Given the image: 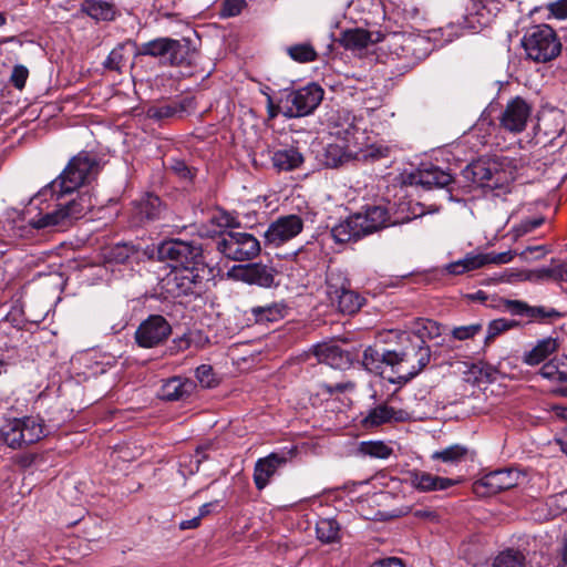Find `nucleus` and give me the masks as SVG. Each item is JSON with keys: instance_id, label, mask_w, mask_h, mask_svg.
<instances>
[{"instance_id": "obj_35", "label": "nucleus", "mask_w": 567, "mask_h": 567, "mask_svg": "<svg viewBox=\"0 0 567 567\" xmlns=\"http://www.w3.org/2000/svg\"><path fill=\"white\" fill-rule=\"evenodd\" d=\"M349 143L350 142L328 144L324 151V164L329 167H337L348 161L351 156Z\"/></svg>"}, {"instance_id": "obj_32", "label": "nucleus", "mask_w": 567, "mask_h": 567, "mask_svg": "<svg viewBox=\"0 0 567 567\" xmlns=\"http://www.w3.org/2000/svg\"><path fill=\"white\" fill-rule=\"evenodd\" d=\"M81 11L96 21H112L115 18L113 4L104 0H83Z\"/></svg>"}, {"instance_id": "obj_12", "label": "nucleus", "mask_w": 567, "mask_h": 567, "mask_svg": "<svg viewBox=\"0 0 567 567\" xmlns=\"http://www.w3.org/2000/svg\"><path fill=\"white\" fill-rule=\"evenodd\" d=\"M524 475L515 468H503L484 475L474 484V492L478 496L497 494L502 491L517 486Z\"/></svg>"}, {"instance_id": "obj_22", "label": "nucleus", "mask_w": 567, "mask_h": 567, "mask_svg": "<svg viewBox=\"0 0 567 567\" xmlns=\"http://www.w3.org/2000/svg\"><path fill=\"white\" fill-rule=\"evenodd\" d=\"M559 349L557 338L547 337L536 341V343L523 354V362L527 365H538L547 360Z\"/></svg>"}, {"instance_id": "obj_54", "label": "nucleus", "mask_w": 567, "mask_h": 567, "mask_svg": "<svg viewBox=\"0 0 567 567\" xmlns=\"http://www.w3.org/2000/svg\"><path fill=\"white\" fill-rule=\"evenodd\" d=\"M371 567H403L401 559L391 557L374 563Z\"/></svg>"}, {"instance_id": "obj_1", "label": "nucleus", "mask_w": 567, "mask_h": 567, "mask_svg": "<svg viewBox=\"0 0 567 567\" xmlns=\"http://www.w3.org/2000/svg\"><path fill=\"white\" fill-rule=\"evenodd\" d=\"M99 171L94 155L81 152L72 157L60 175L31 198L27 213L31 215L33 208L38 213L30 216L28 224L33 229L66 228L83 218L94 206L92 196L87 192L72 195L94 179Z\"/></svg>"}, {"instance_id": "obj_4", "label": "nucleus", "mask_w": 567, "mask_h": 567, "mask_svg": "<svg viewBox=\"0 0 567 567\" xmlns=\"http://www.w3.org/2000/svg\"><path fill=\"white\" fill-rule=\"evenodd\" d=\"M473 179L481 187L508 192L509 185L517 178V161L507 156L472 165Z\"/></svg>"}, {"instance_id": "obj_5", "label": "nucleus", "mask_w": 567, "mask_h": 567, "mask_svg": "<svg viewBox=\"0 0 567 567\" xmlns=\"http://www.w3.org/2000/svg\"><path fill=\"white\" fill-rule=\"evenodd\" d=\"M522 47L526 56L537 63L549 62L561 52V42L548 24L529 28L522 39Z\"/></svg>"}, {"instance_id": "obj_2", "label": "nucleus", "mask_w": 567, "mask_h": 567, "mask_svg": "<svg viewBox=\"0 0 567 567\" xmlns=\"http://www.w3.org/2000/svg\"><path fill=\"white\" fill-rule=\"evenodd\" d=\"M158 252L174 264L171 272L164 279V287L174 297L196 293L203 281L195 265L202 258L198 246L179 239L163 243Z\"/></svg>"}, {"instance_id": "obj_63", "label": "nucleus", "mask_w": 567, "mask_h": 567, "mask_svg": "<svg viewBox=\"0 0 567 567\" xmlns=\"http://www.w3.org/2000/svg\"><path fill=\"white\" fill-rule=\"evenodd\" d=\"M204 460H206V455H204V454L202 455V449H200V447H198V449L196 450V461H195V462H196V470H198V467H199L200 463H202Z\"/></svg>"}, {"instance_id": "obj_41", "label": "nucleus", "mask_w": 567, "mask_h": 567, "mask_svg": "<svg viewBox=\"0 0 567 567\" xmlns=\"http://www.w3.org/2000/svg\"><path fill=\"white\" fill-rule=\"evenodd\" d=\"M287 52L293 61L299 63L312 62L318 55L313 47L308 43L291 45L287 49Z\"/></svg>"}, {"instance_id": "obj_45", "label": "nucleus", "mask_w": 567, "mask_h": 567, "mask_svg": "<svg viewBox=\"0 0 567 567\" xmlns=\"http://www.w3.org/2000/svg\"><path fill=\"white\" fill-rule=\"evenodd\" d=\"M124 45L120 44L114 48L104 62V66L110 70L120 71L123 62H124Z\"/></svg>"}, {"instance_id": "obj_20", "label": "nucleus", "mask_w": 567, "mask_h": 567, "mask_svg": "<svg viewBox=\"0 0 567 567\" xmlns=\"http://www.w3.org/2000/svg\"><path fill=\"white\" fill-rule=\"evenodd\" d=\"M408 480L411 486L420 492L444 491L457 483L455 480L440 477L417 470L409 472Z\"/></svg>"}, {"instance_id": "obj_27", "label": "nucleus", "mask_w": 567, "mask_h": 567, "mask_svg": "<svg viewBox=\"0 0 567 567\" xmlns=\"http://www.w3.org/2000/svg\"><path fill=\"white\" fill-rule=\"evenodd\" d=\"M415 184L422 185L425 188L445 187L452 182V175L440 167L430 166L417 171L413 175Z\"/></svg>"}, {"instance_id": "obj_59", "label": "nucleus", "mask_w": 567, "mask_h": 567, "mask_svg": "<svg viewBox=\"0 0 567 567\" xmlns=\"http://www.w3.org/2000/svg\"><path fill=\"white\" fill-rule=\"evenodd\" d=\"M174 344L177 348V351L185 350L189 347V342L185 337H181L174 340Z\"/></svg>"}, {"instance_id": "obj_9", "label": "nucleus", "mask_w": 567, "mask_h": 567, "mask_svg": "<svg viewBox=\"0 0 567 567\" xmlns=\"http://www.w3.org/2000/svg\"><path fill=\"white\" fill-rule=\"evenodd\" d=\"M217 250L235 261L251 260L260 252V243L251 234L230 230L217 241Z\"/></svg>"}, {"instance_id": "obj_19", "label": "nucleus", "mask_w": 567, "mask_h": 567, "mask_svg": "<svg viewBox=\"0 0 567 567\" xmlns=\"http://www.w3.org/2000/svg\"><path fill=\"white\" fill-rule=\"evenodd\" d=\"M409 414L403 410H395L388 404H379L370 409L367 415L362 419L361 423L364 429L378 427L385 423L403 422L408 420Z\"/></svg>"}, {"instance_id": "obj_40", "label": "nucleus", "mask_w": 567, "mask_h": 567, "mask_svg": "<svg viewBox=\"0 0 567 567\" xmlns=\"http://www.w3.org/2000/svg\"><path fill=\"white\" fill-rule=\"evenodd\" d=\"M491 567H525V556L513 549H507L499 553Z\"/></svg>"}, {"instance_id": "obj_52", "label": "nucleus", "mask_w": 567, "mask_h": 567, "mask_svg": "<svg viewBox=\"0 0 567 567\" xmlns=\"http://www.w3.org/2000/svg\"><path fill=\"white\" fill-rule=\"evenodd\" d=\"M548 10L557 19H567V0H557L549 3Z\"/></svg>"}, {"instance_id": "obj_21", "label": "nucleus", "mask_w": 567, "mask_h": 567, "mask_svg": "<svg viewBox=\"0 0 567 567\" xmlns=\"http://www.w3.org/2000/svg\"><path fill=\"white\" fill-rule=\"evenodd\" d=\"M331 235L337 243H349L367 236L362 226V217L357 214L349 216L332 227Z\"/></svg>"}, {"instance_id": "obj_18", "label": "nucleus", "mask_w": 567, "mask_h": 567, "mask_svg": "<svg viewBox=\"0 0 567 567\" xmlns=\"http://www.w3.org/2000/svg\"><path fill=\"white\" fill-rule=\"evenodd\" d=\"M287 463V457L281 454L270 453L259 458L254 468V482L258 489H264L277 471Z\"/></svg>"}, {"instance_id": "obj_16", "label": "nucleus", "mask_w": 567, "mask_h": 567, "mask_svg": "<svg viewBox=\"0 0 567 567\" xmlns=\"http://www.w3.org/2000/svg\"><path fill=\"white\" fill-rule=\"evenodd\" d=\"M275 270L262 264H247L234 266L228 271V277L247 282L249 285H258L260 287H270L275 280Z\"/></svg>"}, {"instance_id": "obj_55", "label": "nucleus", "mask_w": 567, "mask_h": 567, "mask_svg": "<svg viewBox=\"0 0 567 567\" xmlns=\"http://www.w3.org/2000/svg\"><path fill=\"white\" fill-rule=\"evenodd\" d=\"M173 171L177 173L183 178H190L192 174L189 168L185 165L184 162H175V164L172 166Z\"/></svg>"}, {"instance_id": "obj_14", "label": "nucleus", "mask_w": 567, "mask_h": 567, "mask_svg": "<svg viewBox=\"0 0 567 567\" xmlns=\"http://www.w3.org/2000/svg\"><path fill=\"white\" fill-rule=\"evenodd\" d=\"M533 112L532 105L520 96L509 100L498 120L499 126L513 134L525 131Z\"/></svg>"}, {"instance_id": "obj_53", "label": "nucleus", "mask_w": 567, "mask_h": 567, "mask_svg": "<svg viewBox=\"0 0 567 567\" xmlns=\"http://www.w3.org/2000/svg\"><path fill=\"white\" fill-rule=\"evenodd\" d=\"M133 252L132 248L128 247L127 245H117L113 250H112V257L117 261V262H124L125 260H127L131 256V254Z\"/></svg>"}, {"instance_id": "obj_10", "label": "nucleus", "mask_w": 567, "mask_h": 567, "mask_svg": "<svg viewBox=\"0 0 567 567\" xmlns=\"http://www.w3.org/2000/svg\"><path fill=\"white\" fill-rule=\"evenodd\" d=\"M172 333L171 323L161 315H151L135 331V341L141 348L151 349L162 344Z\"/></svg>"}, {"instance_id": "obj_30", "label": "nucleus", "mask_w": 567, "mask_h": 567, "mask_svg": "<svg viewBox=\"0 0 567 567\" xmlns=\"http://www.w3.org/2000/svg\"><path fill=\"white\" fill-rule=\"evenodd\" d=\"M380 39H372V33L364 29L355 28L342 32L340 38L341 45L351 51H361L368 48L369 44L379 41Z\"/></svg>"}, {"instance_id": "obj_36", "label": "nucleus", "mask_w": 567, "mask_h": 567, "mask_svg": "<svg viewBox=\"0 0 567 567\" xmlns=\"http://www.w3.org/2000/svg\"><path fill=\"white\" fill-rule=\"evenodd\" d=\"M539 373L550 381L567 382V357L544 363Z\"/></svg>"}, {"instance_id": "obj_64", "label": "nucleus", "mask_w": 567, "mask_h": 567, "mask_svg": "<svg viewBox=\"0 0 567 567\" xmlns=\"http://www.w3.org/2000/svg\"><path fill=\"white\" fill-rule=\"evenodd\" d=\"M416 516L419 517H426V518H434L435 517V514L432 513V512H426V511H417L415 513Z\"/></svg>"}, {"instance_id": "obj_57", "label": "nucleus", "mask_w": 567, "mask_h": 567, "mask_svg": "<svg viewBox=\"0 0 567 567\" xmlns=\"http://www.w3.org/2000/svg\"><path fill=\"white\" fill-rule=\"evenodd\" d=\"M200 520V516L193 517L192 519L182 520L179 523V528L182 530L196 528L199 526Z\"/></svg>"}, {"instance_id": "obj_11", "label": "nucleus", "mask_w": 567, "mask_h": 567, "mask_svg": "<svg viewBox=\"0 0 567 567\" xmlns=\"http://www.w3.org/2000/svg\"><path fill=\"white\" fill-rule=\"evenodd\" d=\"M327 295L332 305L342 313L352 315L360 310L363 298L346 285V279L331 274L327 278Z\"/></svg>"}, {"instance_id": "obj_60", "label": "nucleus", "mask_w": 567, "mask_h": 567, "mask_svg": "<svg viewBox=\"0 0 567 567\" xmlns=\"http://www.w3.org/2000/svg\"><path fill=\"white\" fill-rule=\"evenodd\" d=\"M213 506L214 503H206L199 507L198 516H200V519L210 513Z\"/></svg>"}, {"instance_id": "obj_23", "label": "nucleus", "mask_w": 567, "mask_h": 567, "mask_svg": "<svg viewBox=\"0 0 567 567\" xmlns=\"http://www.w3.org/2000/svg\"><path fill=\"white\" fill-rule=\"evenodd\" d=\"M270 159L274 168L278 172L298 169L305 162L303 155L293 146L272 151Z\"/></svg>"}, {"instance_id": "obj_46", "label": "nucleus", "mask_w": 567, "mask_h": 567, "mask_svg": "<svg viewBox=\"0 0 567 567\" xmlns=\"http://www.w3.org/2000/svg\"><path fill=\"white\" fill-rule=\"evenodd\" d=\"M28 76H29V70L22 64H17L13 66V70H12L11 76H10V82L16 89L22 90L25 85Z\"/></svg>"}, {"instance_id": "obj_44", "label": "nucleus", "mask_w": 567, "mask_h": 567, "mask_svg": "<svg viewBox=\"0 0 567 567\" xmlns=\"http://www.w3.org/2000/svg\"><path fill=\"white\" fill-rule=\"evenodd\" d=\"M184 107L174 103V104H164L156 107H153L151 112V116L155 118H167L176 115L179 112H183Z\"/></svg>"}, {"instance_id": "obj_61", "label": "nucleus", "mask_w": 567, "mask_h": 567, "mask_svg": "<svg viewBox=\"0 0 567 567\" xmlns=\"http://www.w3.org/2000/svg\"><path fill=\"white\" fill-rule=\"evenodd\" d=\"M268 109H269V116L271 118L275 117L280 112V109L278 107V105L275 106L270 99H269Z\"/></svg>"}, {"instance_id": "obj_24", "label": "nucleus", "mask_w": 567, "mask_h": 567, "mask_svg": "<svg viewBox=\"0 0 567 567\" xmlns=\"http://www.w3.org/2000/svg\"><path fill=\"white\" fill-rule=\"evenodd\" d=\"M354 117L347 111H338L329 117L330 135L341 142H350L357 131Z\"/></svg>"}, {"instance_id": "obj_3", "label": "nucleus", "mask_w": 567, "mask_h": 567, "mask_svg": "<svg viewBox=\"0 0 567 567\" xmlns=\"http://www.w3.org/2000/svg\"><path fill=\"white\" fill-rule=\"evenodd\" d=\"M400 342L401 348L392 350L396 354V358H393L392 373L395 383H406L430 363L431 350L417 338Z\"/></svg>"}, {"instance_id": "obj_50", "label": "nucleus", "mask_w": 567, "mask_h": 567, "mask_svg": "<svg viewBox=\"0 0 567 567\" xmlns=\"http://www.w3.org/2000/svg\"><path fill=\"white\" fill-rule=\"evenodd\" d=\"M560 313L554 308H545V307H532L528 305L527 318L536 319V318H554L559 317Z\"/></svg>"}, {"instance_id": "obj_13", "label": "nucleus", "mask_w": 567, "mask_h": 567, "mask_svg": "<svg viewBox=\"0 0 567 567\" xmlns=\"http://www.w3.org/2000/svg\"><path fill=\"white\" fill-rule=\"evenodd\" d=\"M516 252L507 250L504 252L467 254L464 258L446 265L445 269L451 275H463L480 269L488 264L503 265L513 260Z\"/></svg>"}, {"instance_id": "obj_25", "label": "nucleus", "mask_w": 567, "mask_h": 567, "mask_svg": "<svg viewBox=\"0 0 567 567\" xmlns=\"http://www.w3.org/2000/svg\"><path fill=\"white\" fill-rule=\"evenodd\" d=\"M318 361L333 369H344L350 364L349 353L334 344H318L315 347Z\"/></svg>"}, {"instance_id": "obj_37", "label": "nucleus", "mask_w": 567, "mask_h": 567, "mask_svg": "<svg viewBox=\"0 0 567 567\" xmlns=\"http://www.w3.org/2000/svg\"><path fill=\"white\" fill-rule=\"evenodd\" d=\"M161 199L155 195H147L138 205L137 212L140 220H152L161 214Z\"/></svg>"}, {"instance_id": "obj_26", "label": "nucleus", "mask_w": 567, "mask_h": 567, "mask_svg": "<svg viewBox=\"0 0 567 567\" xmlns=\"http://www.w3.org/2000/svg\"><path fill=\"white\" fill-rule=\"evenodd\" d=\"M357 215L362 217V226L367 235L392 225L386 208L382 206L367 207L364 212L357 213ZM395 223L393 221V224Z\"/></svg>"}, {"instance_id": "obj_42", "label": "nucleus", "mask_w": 567, "mask_h": 567, "mask_svg": "<svg viewBox=\"0 0 567 567\" xmlns=\"http://www.w3.org/2000/svg\"><path fill=\"white\" fill-rule=\"evenodd\" d=\"M517 326H518V323L516 321L504 319V318L492 320L488 323L487 333H486L484 343L486 346H488L491 342H493V340L497 336H499L501 333H503V332H505L507 330H511V329H513V328H515Z\"/></svg>"}, {"instance_id": "obj_34", "label": "nucleus", "mask_w": 567, "mask_h": 567, "mask_svg": "<svg viewBox=\"0 0 567 567\" xmlns=\"http://www.w3.org/2000/svg\"><path fill=\"white\" fill-rule=\"evenodd\" d=\"M468 450L461 444L447 446L441 451H436L431 455L434 461H442L450 465H457L467 458Z\"/></svg>"}, {"instance_id": "obj_43", "label": "nucleus", "mask_w": 567, "mask_h": 567, "mask_svg": "<svg viewBox=\"0 0 567 567\" xmlns=\"http://www.w3.org/2000/svg\"><path fill=\"white\" fill-rule=\"evenodd\" d=\"M483 329L482 323L475 322L467 326L454 327L451 330V336L454 340L465 341L473 339L477 336Z\"/></svg>"}, {"instance_id": "obj_47", "label": "nucleus", "mask_w": 567, "mask_h": 567, "mask_svg": "<svg viewBox=\"0 0 567 567\" xmlns=\"http://www.w3.org/2000/svg\"><path fill=\"white\" fill-rule=\"evenodd\" d=\"M245 6V0H224L220 16L224 18L239 14Z\"/></svg>"}, {"instance_id": "obj_51", "label": "nucleus", "mask_w": 567, "mask_h": 567, "mask_svg": "<svg viewBox=\"0 0 567 567\" xmlns=\"http://www.w3.org/2000/svg\"><path fill=\"white\" fill-rule=\"evenodd\" d=\"M505 309L514 316L527 317L528 305L520 300H506L504 302Z\"/></svg>"}, {"instance_id": "obj_38", "label": "nucleus", "mask_w": 567, "mask_h": 567, "mask_svg": "<svg viewBox=\"0 0 567 567\" xmlns=\"http://www.w3.org/2000/svg\"><path fill=\"white\" fill-rule=\"evenodd\" d=\"M393 450L382 441H365L359 445V453L364 456L385 460Z\"/></svg>"}, {"instance_id": "obj_33", "label": "nucleus", "mask_w": 567, "mask_h": 567, "mask_svg": "<svg viewBox=\"0 0 567 567\" xmlns=\"http://www.w3.org/2000/svg\"><path fill=\"white\" fill-rule=\"evenodd\" d=\"M317 538L323 544L340 540V525L333 518H321L316 524Z\"/></svg>"}, {"instance_id": "obj_49", "label": "nucleus", "mask_w": 567, "mask_h": 567, "mask_svg": "<svg viewBox=\"0 0 567 567\" xmlns=\"http://www.w3.org/2000/svg\"><path fill=\"white\" fill-rule=\"evenodd\" d=\"M544 223V218H534L522 221L518 226L514 228L515 238L517 239L520 236H524L527 233L533 231L537 227H539Z\"/></svg>"}, {"instance_id": "obj_39", "label": "nucleus", "mask_w": 567, "mask_h": 567, "mask_svg": "<svg viewBox=\"0 0 567 567\" xmlns=\"http://www.w3.org/2000/svg\"><path fill=\"white\" fill-rule=\"evenodd\" d=\"M513 277L516 278V280H526V281H542L546 279H553L555 280V265L550 267H543L539 269H525L520 270L516 274H512Z\"/></svg>"}, {"instance_id": "obj_62", "label": "nucleus", "mask_w": 567, "mask_h": 567, "mask_svg": "<svg viewBox=\"0 0 567 567\" xmlns=\"http://www.w3.org/2000/svg\"><path fill=\"white\" fill-rule=\"evenodd\" d=\"M354 388V384L353 383H339L336 385V390L340 391V392H343V391H347V390H352Z\"/></svg>"}, {"instance_id": "obj_48", "label": "nucleus", "mask_w": 567, "mask_h": 567, "mask_svg": "<svg viewBox=\"0 0 567 567\" xmlns=\"http://www.w3.org/2000/svg\"><path fill=\"white\" fill-rule=\"evenodd\" d=\"M196 378L205 388H212L215 384L213 368L208 364H202L196 369Z\"/></svg>"}, {"instance_id": "obj_17", "label": "nucleus", "mask_w": 567, "mask_h": 567, "mask_svg": "<svg viewBox=\"0 0 567 567\" xmlns=\"http://www.w3.org/2000/svg\"><path fill=\"white\" fill-rule=\"evenodd\" d=\"M396 354L392 350H378L377 348L368 347L362 357V364L364 368L391 383H395V378L392 373L393 358Z\"/></svg>"}, {"instance_id": "obj_8", "label": "nucleus", "mask_w": 567, "mask_h": 567, "mask_svg": "<svg viewBox=\"0 0 567 567\" xmlns=\"http://www.w3.org/2000/svg\"><path fill=\"white\" fill-rule=\"evenodd\" d=\"M138 54L162 58L172 65L190 64L194 51L188 40L157 38L141 44Z\"/></svg>"}, {"instance_id": "obj_58", "label": "nucleus", "mask_w": 567, "mask_h": 567, "mask_svg": "<svg viewBox=\"0 0 567 567\" xmlns=\"http://www.w3.org/2000/svg\"><path fill=\"white\" fill-rule=\"evenodd\" d=\"M219 225L224 227H235L236 226V218L227 213H221L219 218Z\"/></svg>"}, {"instance_id": "obj_28", "label": "nucleus", "mask_w": 567, "mask_h": 567, "mask_svg": "<svg viewBox=\"0 0 567 567\" xmlns=\"http://www.w3.org/2000/svg\"><path fill=\"white\" fill-rule=\"evenodd\" d=\"M440 334L441 328L436 321L419 318L413 322L411 331H405L400 336V340H414L417 338L426 344L427 339H433Z\"/></svg>"}, {"instance_id": "obj_29", "label": "nucleus", "mask_w": 567, "mask_h": 567, "mask_svg": "<svg viewBox=\"0 0 567 567\" xmlns=\"http://www.w3.org/2000/svg\"><path fill=\"white\" fill-rule=\"evenodd\" d=\"M194 383L187 379L175 377L165 381L159 391V398L165 401H178L189 395Z\"/></svg>"}, {"instance_id": "obj_56", "label": "nucleus", "mask_w": 567, "mask_h": 567, "mask_svg": "<svg viewBox=\"0 0 567 567\" xmlns=\"http://www.w3.org/2000/svg\"><path fill=\"white\" fill-rule=\"evenodd\" d=\"M555 281L567 282V264L555 265Z\"/></svg>"}, {"instance_id": "obj_15", "label": "nucleus", "mask_w": 567, "mask_h": 567, "mask_svg": "<svg viewBox=\"0 0 567 567\" xmlns=\"http://www.w3.org/2000/svg\"><path fill=\"white\" fill-rule=\"evenodd\" d=\"M303 229V220L298 215H287L272 221L265 231L267 245L279 247L295 238Z\"/></svg>"}, {"instance_id": "obj_31", "label": "nucleus", "mask_w": 567, "mask_h": 567, "mask_svg": "<svg viewBox=\"0 0 567 567\" xmlns=\"http://www.w3.org/2000/svg\"><path fill=\"white\" fill-rule=\"evenodd\" d=\"M250 313L257 323H267L281 320L287 313V306L284 301L270 302L264 306H256Z\"/></svg>"}, {"instance_id": "obj_7", "label": "nucleus", "mask_w": 567, "mask_h": 567, "mask_svg": "<svg viewBox=\"0 0 567 567\" xmlns=\"http://www.w3.org/2000/svg\"><path fill=\"white\" fill-rule=\"evenodd\" d=\"M323 99V90L316 83L298 90H285L281 93L278 107L287 118L301 117L311 114Z\"/></svg>"}, {"instance_id": "obj_6", "label": "nucleus", "mask_w": 567, "mask_h": 567, "mask_svg": "<svg viewBox=\"0 0 567 567\" xmlns=\"http://www.w3.org/2000/svg\"><path fill=\"white\" fill-rule=\"evenodd\" d=\"M45 435V425L40 416L14 417L0 427V445L23 449L37 443Z\"/></svg>"}]
</instances>
